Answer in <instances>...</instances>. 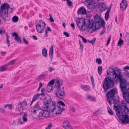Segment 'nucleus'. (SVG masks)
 Listing matches in <instances>:
<instances>
[{
  "label": "nucleus",
  "instance_id": "obj_10",
  "mask_svg": "<svg viewBox=\"0 0 129 129\" xmlns=\"http://www.w3.org/2000/svg\"><path fill=\"white\" fill-rule=\"evenodd\" d=\"M41 95H42L44 97L45 96V94L44 93H42L41 94L38 93L36 95H34L33 97L32 101L30 106H31L33 102L38 99L39 98V97Z\"/></svg>",
  "mask_w": 129,
  "mask_h": 129
},
{
  "label": "nucleus",
  "instance_id": "obj_29",
  "mask_svg": "<svg viewBox=\"0 0 129 129\" xmlns=\"http://www.w3.org/2000/svg\"><path fill=\"white\" fill-rule=\"evenodd\" d=\"M123 43V40L121 38H120L118 42L117 45L120 46Z\"/></svg>",
  "mask_w": 129,
  "mask_h": 129
},
{
  "label": "nucleus",
  "instance_id": "obj_30",
  "mask_svg": "<svg viewBox=\"0 0 129 129\" xmlns=\"http://www.w3.org/2000/svg\"><path fill=\"white\" fill-rule=\"evenodd\" d=\"M18 17L17 16H13L12 18V20L13 22H17L18 20Z\"/></svg>",
  "mask_w": 129,
  "mask_h": 129
},
{
  "label": "nucleus",
  "instance_id": "obj_64",
  "mask_svg": "<svg viewBox=\"0 0 129 129\" xmlns=\"http://www.w3.org/2000/svg\"><path fill=\"white\" fill-rule=\"evenodd\" d=\"M8 107L10 109H11L12 108V105L11 104H9Z\"/></svg>",
  "mask_w": 129,
  "mask_h": 129
},
{
  "label": "nucleus",
  "instance_id": "obj_40",
  "mask_svg": "<svg viewBox=\"0 0 129 129\" xmlns=\"http://www.w3.org/2000/svg\"><path fill=\"white\" fill-rule=\"evenodd\" d=\"M87 99H89L91 101H94L95 100V99L92 96H87Z\"/></svg>",
  "mask_w": 129,
  "mask_h": 129
},
{
  "label": "nucleus",
  "instance_id": "obj_39",
  "mask_svg": "<svg viewBox=\"0 0 129 129\" xmlns=\"http://www.w3.org/2000/svg\"><path fill=\"white\" fill-rule=\"evenodd\" d=\"M96 62L98 63L99 64H101L102 62V61L101 58H97L96 60Z\"/></svg>",
  "mask_w": 129,
  "mask_h": 129
},
{
  "label": "nucleus",
  "instance_id": "obj_31",
  "mask_svg": "<svg viewBox=\"0 0 129 129\" xmlns=\"http://www.w3.org/2000/svg\"><path fill=\"white\" fill-rule=\"evenodd\" d=\"M102 66H99L98 67V73L100 75H101L102 72Z\"/></svg>",
  "mask_w": 129,
  "mask_h": 129
},
{
  "label": "nucleus",
  "instance_id": "obj_36",
  "mask_svg": "<svg viewBox=\"0 0 129 129\" xmlns=\"http://www.w3.org/2000/svg\"><path fill=\"white\" fill-rule=\"evenodd\" d=\"M67 5L69 6H72L73 5V3L70 0H67Z\"/></svg>",
  "mask_w": 129,
  "mask_h": 129
},
{
  "label": "nucleus",
  "instance_id": "obj_23",
  "mask_svg": "<svg viewBox=\"0 0 129 129\" xmlns=\"http://www.w3.org/2000/svg\"><path fill=\"white\" fill-rule=\"evenodd\" d=\"M22 110V109L21 110L20 109H16L15 110V111L17 114V115H20L23 113Z\"/></svg>",
  "mask_w": 129,
  "mask_h": 129
},
{
  "label": "nucleus",
  "instance_id": "obj_25",
  "mask_svg": "<svg viewBox=\"0 0 129 129\" xmlns=\"http://www.w3.org/2000/svg\"><path fill=\"white\" fill-rule=\"evenodd\" d=\"M69 125H70V124L68 120L65 121L63 123V126L64 128Z\"/></svg>",
  "mask_w": 129,
  "mask_h": 129
},
{
  "label": "nucleus",
  "instance_id": "obj_63",
  "mask_svg": "<svg viewBox=\"0 0 129 129\" xmlns=\"http://www.w3.org/2000/svg\"><path fill=\"white\" fill-rule=\"evenodd\" d=\"M71 111L73 112H74L75 111V110L73 107H72L71 108Z\"/></svg>",
  "mask_w": 129,
  "mask_h": 129
},
{
  "label": "nucleus",
  "instance_id": "obj_46",
  "mask_svg": "<svg viewBox=\"0 0 129 129\" xmlns=\"http://www.w3.org/2000/svg\"><path fill=\"white\" fill-rule=\"evenodd\" d=\"M124 74L125 76L126 77H128L129 78V72L126 71V73H124Z\"/></svg>",
  "mask_w": 129,
  "mask_h": 129
},
{
  "label": "nucleus",
  "instance_id": "obj_37",
  "mask_svg": "<svg viewBox=\"0 0 129 129\" xmlns=\"http://www.w3.org/2000/svg\"><path fill=\"white\" fill-rule=\"evenodd\" d=\"M77 25L78 27L80 29H82V27L84 25L81 24L80 23H79L77 21Z\"/></svg>",
  "mask_w": 129,
  "mask_h": 129
},
{
  "label": "nucleus",
  "instance_id": "obj_1",
  "mask_svg": "<svg viewBox=\"0 0 129 129\" xmlns=\"http://www.w3.org/2000/svg\"><path fill=\"white\" fill-rule=\"evenodd\" d=\"M107 73L108 77L104 79L103 85L104 92H106L109 89L113 87L114 84V81L116 78V82H117L118 80H119L120 85L122 86V89L125 87L124 85L125 84V82H126L127 80L124 79L121 71L117 67H115L114 68L109 67Z\"/></svg>",
  "mask_w": 129,
  "mask_h": 129
},
{
  "label": "nucleus",
  "instance_id": "obj_11",
  "mask_svg": "<svg viewBox=\"0 0 129 129\" xmlns=\"http://www.w3.org/2000/svg\"><path fill=\"white\" fill-rule=\"evenodd\" d=\"M42 25H36V28L38 32L40 33H43L44 31V27L42 26L41 27Z\"/></svg>",
  "mask_w": 129,
  "mask_h": 129
},
{
  "label": "nucleus",
  "instance_id": "obj_16",
  "mask_svg": "<svg viewBox=\"0 0 129 129\" xmlns=\"http://www.w3.org/2000/svg\"><path fill=\"white\" fill-rule=\"evenodd\" d=\"M62 84V82L60 80H58L57 79L56 80V81L55 82V86L57 88H58Z\"/></svg>",
  "mask_w": 129,
  "mask_h": 129
},
{
  "label": "nucleus",
  "instance_id": "obj_13",
  "mask_svg": "<svg viewBox=\"0 0 129 129\" xmlns=\"http://www.w3.org/2000/svg\"><path fill=\"white\" fill-rule=\"evenodd\" d=\"M64 109V108H61L59 105H57L56 110L55 111V114H57L60 115Z\"/></svg>",
  "mask_w": 129,
  "mask_h": 129
},
{
  "label": "nucleus",
  "instance_id": "obj_52",
  "mask_svg": "<svg viewBox=\"0 0 129 129\" xmlns=\"http://www.w3.org/2000/svg\"><path fill=\"white\" fill-rule=\"evenodd\" d=\"M0 111L2 113H4L5 112V110L2 107L0 109Z\"/></svg>",
  "mask_w": 129,
  "mask_h": 129
},
{
  "label": "nucleus",
  "instance_id": "obj_22",
  "mask_svg": "<svg viewBox=\"0 0 129 129\" xmlns=\"http://www.w3.org/2000/svg\"><path fill=\"white\" fill-rule=\"evenodd\" d=\"M107 9V7H106V6L103 3L101 6L100 10L101 11H103L104 10H106Z\"/></svg>",
  "mask_w": 129,
  "mask_h": 129
},
{
  "label": "nucleus",
  "instance_id": "obj_41",
  "mask_svg": "<svg viewBox=\"0 0 129 129\" xmlns=\"http://www.w3.org/2000/svg\"><path fill=\"white\" fill-rule=\"evenodd\" d=\"M48 70L49 72H51L53 71H54L55 70V69L54 68H53L51 67H50L48 68Z\"/></svg>",
  "mask_w": 129,
  "mask_h": 129
},
{
  "label": "nucleus",
  "instance_id": "obj_9",
  "mask_svg": "<svg viewBox=\"0 0 129 129\" xmlns=\"http://www.w3.org/2000/svg\"><path fill=\"white\" fill-rule=\"evenodd\" d=\"M127 3L125 0H122L120 3V8L121 10L124 11L125 10L127 6Z\"/></svg>",
  "mask_w": 129,
  "mask_h": 129
},
{
  "label": "nucleus",
  "instance_id": "obj_8",
  "mask_svg": "<svg viewBox=\"0 0 129 129\" xmlns=\"http://www.w3.org/2000/svg\"><path fill=\"white\" fill-rule=\"evenodd\" d=\"M56 94L57 97L62 99L65 95V93L63 90H62L60 89H58L57 90Z\"/></svg>",
  "mask_w": 129,
  "mask_h": 129
},
{
  "label": "nucleus",
  "instance_id": "obj_21",
  "mask_svg": "<svg viewBox=\"0 0 129 129\" xmlns=\"http://www.w3.org/2000/svg\"><path fill=\"white\" fill-rule=\"evenodd\" d=\"M8 66L6 64L0 67V72H2L5 71L7 69Z\"/></svg>",
  "mask_w": 129,
  "mask_h": 129
},
{
  "label": "nucleus",
  "instance_id": "obj_57",
  "mask_svg": "<svg viewBox=\"0 0 129 129\" xmlns=\"http://www.w3.org/2000/svg\"><path fill=\"white\" fill-rule=\"evenodd\" d=\"M6 54V52H1V54L2 56L5 55Z\"/></svg>",
  "mask_w": 129,
  "mask_h": 129
},
{
  "label": "nucleus",
  "instance_id": "obj_35",
  "mask_svg": "<svg viewBox=\"0 0 129 129\" xmlns=\"http://www.w3.org/2000/svg\"><path fill=\"white\" fill-rule=\"evenodd\" d=\"M107 109L108 110V112L111 115H113V113L112 110L110 108L108 107L107 108Z\"/></svg>",
  "mask_w": 129,
  "mask_h": 129
},
{
  "label": "nucleus",
  "instance_id": "obj_49",
  "mask_svg": "<svg viewBox=\"0 0 129 129\" xmlns=\"http://www.w3.org/2000/svg\"><path fill=\"white\" fill-rule=\"evenodd\" d=\"M96 39L94 38L92 40L90 41V42L91 44H94L95 41Z\"/></svg>",
  "mask_w": 129,
  "mask_h": 129
},
{
  "label": "nucleus",
  "instance_id": "obj_34",
  "mask_svg": "<svg viewBox=\"0 0 129 129\" xmlns=\"http://www.w3.org/2000/svg\"><path fill=\"white\" fill-rule=\"evenodd\" d=\"M60 105H61L62 106H65V104L62 101H59L57 103V105L59 106Z\"/></svg>",
  "mask_w": 129,
  "mask_h": 129
},
{
  "label": "nucleus",
  "instance_id": "obj_3",
  "mask_svg": "<svg viewBox=\"0 0 129 129\" xmlns=\"http://www.w3.org/2000/svg\"><path fill=\"white\" fill-rule=\"evenodd\" d=\"M43 103V111L40 112V116L48 117L50 115L49 112H53L56 111L57 105L55 102L51 101L50 97L46 98Z\"/></svg>",
  "mask_w": 129,
  "mask_h": 129
},
{
  "label": "nucleus",
  "instance_id": "obj_62",
  "mask_svg": "<svg viewBox=\"0 0 129 129\" xmlns=\"http://www.w3.org/2000/svg\"><path fill=\"white\" fill-rule=\"evenodd\" d=\"M33 38L35 40H38L37 38L36 37L35 35H33L32 36Z\"/></svg>",
  "mask_w": 129,
  "mask_h": 129
},
{
  "label": "nucleus",
  "instance_id": "obj_14",
  "mask_svg": "<svg viewBox=\"0 0 129 129\" xmlns=\"http://www.w3.org/2000/svg\"><path fill=\"white\" fill-rule=\"evenodd\" d=\"M18 106L21 107L22 110H23L24 108L26 107L27 105H28L27 104L26 102L24 101L22 102H20L18 103Z\"/></svg>",
  "mask_w": 129,
  "mask_h": 129
},
{
  "label": "nucleus",
  "instance_id": "obj_58",
  "mask_svg": "<svg viewBox=\"0 0 129 129\" xmlns=\"http://www.w3.org/2000/svg\"><path fill=\"white\" fill-rule=\"evenodd\" d=\"M82 40L83 42L85 43H86L87 42V40L85 38L83 37L82 38Z\"/></svg>",
  "mask_w": 129,
  "mask_h": 129
},
{
  "label": "nucleus",
  "instance_id": "obj_2",
  "mask_svg": "<svg viewBox=\"0 0 129 129\" xmlns=\"http://www.w3.org/2000/svg\"><path fill=\"white\" fill-rule=\"evenodd\" d=\"M124 100L121 102V105L120 106H115L114 110L116 112V114L119 119L121 121L123 124H129V109L126 104L124 103Z\"/></svg>",
  "mask_w": 129,
  "mask_h": 129
},
{
  "label": "nucleus",
  "instance_id": "obj_42",
  "mask_svg": "<svg viewBox=\"0 0 129 129\" xmlns=\"http://www.w3.org/2000/svg\"><path fill=\"white\" fill-rule=\"evenodd\" d=\"M49 15L50 16V20L52 22H53L54 21V20L53 19L51 15V14H50Z\"/></svg>",
  "mask_w": 129,
  "mask_h": 129
},
{
  "label": "nucleus",
  "instance_id": "obj_4",
  "mask_svg": "<svg viewBox=\"0 0 129 129\" xmlns=\"http://www.w3.org/2000/svg\"><path fill=\"white\" fill-rule=\"evenodd\" d=\"M87 22L88 27L90 29L92 28L94 31H96L97 29H100L101 28V24L103 28H105L104 20H102L101 17L98 14L94 16V20L92 19H88L87 20Z\"/></svg>",
  "mask_w": 129,
  "mask_h": 129
},
{
  "label": "nucleus",
  "instance_id": "obj_24",
  "mask_svg": "<svg viewBox=\"0 0 129 129\" xmlns=\"http://www.w3.org/2000/svg\"><path fill=\"white\" fill-rule=\"evenodd\" d=\"M42 54L45 57H47V51L46 48H43L42 50Z\"/></svg>",
  "mask_w": 129,
  "mask_h": 129
},
{
  "label": "nucleus",
  "instance_id": "obj_59",
  "mask_svg": "<svg viewBox=\"0 0 129 129\" xmlns=\"http://www.w3.org/2000/svg\"><path fill=\"white\" fill-rule=\"evenodd\" d=\"M123 69L124 70H129V66H125L123 68Z\"/></svg>",
  "mask_w": 129,
  "mask_h": 129
},
{
  "label": "nucleus",
  "instance_id": "obj_15",
  "mask_svg": "<svg viewBox=\"0 0 129 129\" xmlns=\"http://www.w3.org/2000/svg\"><path fill=\"white\" fill-rule=\"evenodd\" d=\"M77 12L78 14H84L86 13V11L85 8L81 7L78 10Z\"/></svg>",
  "mask_w": 129,
  "mask_h": 129
},
{
  "label": "nucleus",
  "instance_id": "obj_38",
  "mask_svg": "<svg viewBox=\"0 0 129 129\" xmlns=\"http://www.w3.org/2000/svg\"><path fill=\"white\" fill-rule=\"evenodd\" d=\"M16 61V60H12L10 61L7 64L8 66L9 65H12Z\"/></svg>",
  "mask_w": 129,
  "mask_h": 129
},
{
  "label": "nucleus",
  "instance_id": "obj_18",
  "mask_svg": "<svg viewBox=\"0 0 129 129\" xmlns=\"http://www.w3.org/2000/svg\"><path fill=\"white\" fill-rule=\"evenodd\" d=\"M53 46L52 45L49 51V56L50 58L52 59L53 57Z\"/></svg>",
  "mask_w": 129,
  "mask_h": 129
},
{
  "label": "nucleus",
  "instance_id": "obj_33",
  "mask_svg": "<svg viewBox=\"0 0 129 129\" xmlns=\"http://www.w3.org/2000/svg\"><path fill=\"white\" fill-rule=\"evenodd\" d=\"M23 123V122L21 118H20L18 119L17 124H21Z\"/></svg>",
  "mask_w": 129,
  "mask_h": 129
},
{
  "label": "nucleus",
  "instance_id": "obj_19",
  "mask_svg": "<svg viewBox=\"0 0 129 129\" xmlns=\"http://www.w3.org/2000/svg\"><path fill=\"white\" fill-rule=\"evenodd\" d=\"M78 20L79 23H80L83 25L85 24V20L84 18H79L78 19Z\"/></svg>",
  "mask_w": 129,
  "mask_h": 129
},
{
  "label": "nucleus",
  "instance_id": "obj_5",
  "mask_svg": "<svg viewBox=\"0 0 129 129\" xmlns=\"http://www.w3.org/2000/svg\"><path fill=\"white\" fill-rule=\"evenodd\" d=\"M10 8V5L6 3L2 5L0 8V16L5 22L8 20V10Z\"/></svg>",
  "mask_w": 129,
  "mask_h": 129
},
{
  "label": "nucleus",
  "instance_id": "obj_48",
  "mask_svg": "<svg viewBox=\"0 0 129 129\" xmlns=\"http://www.w3.org/2000/svg\"><path fill=\"white\" fill-rule=\"evenodd\" d=\"M5 31V30L4 29H0V34L2 35L3 33H4Z\"/></svg>",
  "mask_w": 129,
  "mask_h": 129
},
{
  "label": "nucleus",
  "instance_id": "obj_43",
  "mask_svg": "<svg viewBox=\"0 0 129 129\" xmlns=\"http://www.w3.org/2000/svg\"><path fill=\"white\" fill-rule=\"evenodd\" d=\"M55 82V80L53 79L52 80L50 81L49 83V84L50 85H53Z\"/></svg>",
  "mask_w": 129,
  "mask_h": 129
},
{
  "label": "nucleus",
  "instance_id": "obj_44",
  "mask_svg": "<svg viewBox=\"0 0 129 129\" xmlns=\"http://www.w3.org/2000/svg\"><path fill=\"white\" fill-rule=\"evenodd\" d=\"M79 43L80 48L82 50V51L83 47V45L82 44L81 41L80 40H79Z\"/></svg>",
  "mask_w": 129,
  "mask_h": 129
},
{
  "label": "nucleus",
  "instance_id": "obj_6",
  "mask_svg": "<svg viewBox=\"0 0 129 129\" xmlns=\"http://www.w3.org/2000/svg\"><path fill=\"white\" fill-rule=\"evenodd\" d=\"M116 90L114 89H112L108 92L106 93V96L107 97V100L108 102L110 104L113 103L111 100L113 98L115 97Z\"/></svg>",
  "mask_w": 129,
  "mask_h": 129
},
{
  "label": "nucleus",
  "instance_id": "obj_56",
  "mask_svg": "<svg viewBox=\"0 0 129 129\" xmlns=\"http://www.w3.org/2000/svg\"><path fill=\"white\" fill-rule=\"evenodd\" d=\"M71 26H72L73 28V30H74L75 28L74 24V23H72L71 24Z\"/></svg>",
  "mask_w": 129,
  "mask_h": 129
},
{
  "label": "nucleus",
  "instance_id": "obj_26",
  "mask_svg": "<svg viewBox=\"0 0 129 129\" xmlns=\"http://www.w3.org/2000/svg\"><path fill=\"white\" fill-rule=\"evenodd\" d=\"M47 90L48 92H49L51 91L52 90V86L49 84H48L47 85Z\"/></svg>",
  "mask_w": 129,
  "mask_h": 129
},
{
  "label": "nucleus",
  "instance_id": "obj_53",
  "mask_svg": "<svg viewBox=\"0 0 129 129\" xmlns=\"http://www.w3.org/2000/svg\"><path fill=\"white\" fill-rule=\"evenodd\" d=\"M23 41L27 45H28V43L26 41V39L24 38H23Z\"/></svg>",
  "mask_w": 129,
  "mask_h": 129
},
{
  "label": "nucleus",
  "instance_id": "obj_51",
  "mask_svg": "<svg viewBox=\"0 0 129 129\" xmlns=\"http://www.w3.org/2000/svg\"><path fill=\"white\" fill-rule=\"evenodd\" d=\"M52 124L51 123L49 124L48 126L46 128V129H50L52 127Z\"/></svg>",
  "mask_w": 129,
  "mask_h": 129
},
{
  "label": "nucleus",
  "instance_id": "obj_27",
  "mask_svg": "<svg viewBox=\"0 0 129 129\" xmlns=\"http://www.w3.org/2000/svg\"><path fill=\"white\" fill-rule=\"evenodd\" d=\"M6 41L7 43L8 47H9V46L10 45V41L9 39V36L8 35L7 33L6 34Z\"/></svg>",
  "mask_w": 129,
  "mask_h": 129
},
{
  "label": "nucleus",
  "instance_id": "obj_47",
  "mask_svg": "<svg viewBox=\"0 0 129 129\" xmlns=\"http://www.w3.org/2000/svg\"><path fill=\"white\" fill-rule=\"evenodd\" d=\"M111 36H109V37L108 40L107 41V43L106 44V45H108V44H109L110 40H111Z\"/></svg>",
  "mask_w": 129,
  "mask_h": 129
},
{
  "label": "nucleus",
  "instance_id": "obj_7",
  "mask_svg": "<svg viewBox=\"0 0 129 129\" xmlns=\"http://www.w3.org/2000/svg\"><path fill=\"white\" fill-rule=\"evenodd\" d=\"M40 104L39 102H37L36 104L33 107H31V111L32 112L37 113V112H39V114L38 115V117H41L40 116V112L43 111V110L41 109L40 106Z\"/></svg>",
  "mask_w": 129,
  "mask_h": 129
},
{
  "label": "nucleus",
  "instance_id": "obj_17",
  "mask_svg": "<svg viewBox=\"0 0 129 129\" xmlns=\"http://www.w3.org/2000/svg\"><path fill=\"white\" fill-rule=\"evenodd\" d=\"M112 100H113V101L114 105V109L115 108V106H120L121 105V102H121V104H120V101H119L118 100L116 99H115L114 98L112 99Z\"/></svg>",
  "mask_w": 129,
  "mask_h": 129
},
{
  "label": "nucleus",
  "instance_id": "obj_54",
  "mask_svg": "<svg viewBox=\"0 0 129 129\" xmlns=\"http://www.w3.org/2000/svg\"><path fill=\"white\" fill-rule=\"evenodd\" d=\"M65 129H73L72 127L71 126L70 124V125L68 126H67L66 128H65Z\"/></svg>",
  "mask_w": 129,
  "mask_h": 129
},
{
  "label": "nucleus",
  "instance_id": "obj_55",
  "mask_svg": "<svg viewBox=\"0 0 129 129\" xmlns=\"http://www.w3.org/2000/svg\"><path fill=\"white\" fill-rule=\"evenodd\" d=\"M91 80L92 83H94V79L93 76H91Z\"/></svg>",
  "mask_w": 129,
  "mask_h": 129
},
{
  "label": "nucleus",
  "instance_id": "obj_60",
  "mask_svg": "<svg viewBox=\"0 0 129 129\" xmlns=\"http://www.w3.org/2000/svg\"><path fill=\"white\" fill-rule=\"evenodd\" d=\"M105 32V29H104L100 33V35H102L104 34Z\"/></svg>",
  "mask_w": 129,
  "mask_h": 129
},
{
  "label": "nucleus",
  "instance_id": "obj_61",
  "mask_svg": "<svg viewBox=\"0 0 129 129\" xmlns=\"http://www.w3.org/2000/svg\"><path fill=\"white\" fill-rule=\"evenodd\" d=\"M111 10V8H109L108 9L107 11L106 12V13H107L108 14H109V12Z\"/></svg>",
  "mask_w": 129,
  "mask_h": 129
},
{
  "label": "nucleus",
  "instance_id": "obj_12",
  "mask_svg": "<svg viewBox=\"0 0 129 129\" xmlns=\"http://www.w3.org/2000/svg\"><path fill=\"white\" fill-rule=\"evenodd\" d=\"M12 35L13 36H15V40L16 41L19 42L20 43H21V40L20 39V38L19 37L18 34L16 32L12 33Z\"/></svg>",
  "mask_w": 129,
  "mask_h": 129
},
{
  "label": "nucleus",
  "instance_id": "obj_50",
  "mask_svg": "<svg viewBox=\"0 0 129 129\" xmlns=\"http://www.w3.org/2000/svg\"><path fill=\"white\" fill-rule=\"evenodd\" d=\"M63 34L67 37H69L70 36V35L67 33L66 32H64Z\"/></svg>",
  "mask_w": 129,
  "mask_h": 129
},
{
  "label": "nucleus",
  "instance_id": "obj_20",
  "mask_svg": "<svg viewBox=\"0 0 129 129\" xmlns=\"http://www.w3.org/2000/svg\"><path fill=\"white\" fill-rule=\"evenodd\" d=\"M81 87L82 89L86 91H89L90 90V87L87 85H82Z\"/></svg>",
  "mask_w": 129,
  "mask_h": 129
},
{
  "label": "nucleus",
  "instance_id": "obj_28",
  "mask_svg": "<svg viewBox=\"0 0 129 129\" xmlns=\"http://www.w3.org/2000/svg\"><path fill=\"white\" fill-rule=\"evenodd\" d=\"M42 25V26L44 27H45L46 26V24L45 23L42 21L41 20H40L38 22L37 25Z\"/></svg>",
  "mask_w": 129,
  "mask_h": 129
},
{
  "label": "nucleus",
  "instance_id": "obj_45",
  "mask_svg": "<svg viewBox=\"0 0 129 129\" xmlns=\"http://www.w3.org/2000/svg\"><path fill=\"white\" fill-rule=\"evenodd\" d=\"M109 16V14L106 13L105 14V18L106 20H107Z\"/></svg>",
  "mask_w": 129,
  "mask_h": 129
},
{
  "label": "nucleus",
  "instance_id": "obj_32",
  "mask_svg": "<svg viewBox=\"0 0 129 129\" xmlns=\"http://www.w3.org/2000/svg\"><path fill=\"white\" fill-rule=\"evenodd\" d=\"M27 116V114L25 113L22 117V118L23 121L24 122H26L27 120V119L26 118Z\"/></svg>",
  "mask_w": 129,
  "mask_h": 129
}]
</instances>
